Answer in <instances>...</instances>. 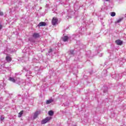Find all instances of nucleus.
<instances>
[{
	"instance_id": "nucleus-1",
	"label": "nucleus",
	"mask_w": 126,
	"mask_h": 126,
	"mask_svg": "<svg viewBox=\"0 0 126 126\" xmlns=\"http://www.w3.org/2000/svg\"><path fill=\"white\" fill-rule=\"evenodd\" d=\"M51 119H52V118H51V117L46 118L45 119H44L42 121V122H41L42 125H45V124H47V123H48V122H49V121H50V120H51Z\"/></svg>"
},
{
	"instance_id": "nucleus-2",
	"label": "nucleus",
	"mask_w": 126,
	"mask_h": 126,
	"mask_svg": "<svg viewBox=\"0 0 126 126\" xmlns=\"http://www.w3.org/2000/svg\"><path fill=\"white\" fill-rule=\"evenodd\" d=\"M58 21L59 20L56 17H54L52 20V25L54 26L56 25L58 23Z\"/></svg>"
},
{
	"instance_id": "nucleus-3",
	"label": "nucleus",
	"mask_w": 126,
	"mask_h": 126,
	"mask_svg": "<svg viewBox=\"0 0 126 126\" xmlns=\"http://www.w3.org/2000/svg\"><path fill=\"white\" fill-rule=\"evenodd\" d=\"M115 43L117 44V45H118L119 46H121V45H123V41H122L121 39H118L116 40Z\"/></svg>"
},
{
	"instance_id": "nucleus-4",
	"label": "nucleus",
	"mask_w": 126,
	"mask_h": 126,
	"mask_svg": "<svg viewBox=\"0 0 126 126\" xmlns=\"http://www.w3.org/2000/svg\"><path fill=\"white\" fill-rule=\"evenodd\" d=\"M47 25V24L46 22H41L39 23V24L37 25L38 27H41L42 26H46Z\"/></svg>"
},
{
	"instance_id": "nucleus-5",
	"label": "nucleus",
	"mask_w": 126,
	"mask_h": 126,
	"mask_svg": "<svg viewBox=\"0 0 126 126\" xmlns=\"http://www.w3.org/2000/svg\"><path fill=\"white\" fill-rule=\"evenodd\" d=\"M62 40L63 42H67V40H68V36H64L62 37Z\"/></svg>"
},
{
	"instance_id": "nucleus-6",
	"label": "nucleus",
	"mask_w": 126,
	"mask_h": 126,
	"mask_svg": "<svg viewBox=\"0 0 126 126\" xmlns=\"http://www.w3.org/2000/svg\"><path fill=\"white\" fill-rule=\"evenodd\" d=\"M54 102V99L53 98H50L49 100L46 101V104H51V103H53Z\"/></svg>"
},
{
	"instance_id": "nucleus-7",
	"label": "nucleus",
	"mask_w": 126,
	"mask_h": 126,
	"mask_svg": "<svg viewBox=\"0 0 126 126\" xmlns=\"http://www.w3.org/2000/svg\"><path fill=\"white\" fill-rule=\"evenodd\" d=\"M32 37L35 38H39V37H40V35L39 34V33H34L33 34Z\"/></svg>"
},
{
	"instance_id": "nucleus-8",
	"label": "nucleus",
	"mask_w": 126,
	"mask_h": 126,
	"mask_svg": "<svg viewBox=\"0 0 126 126\" xmlns=\"http://www.w3.org/2000/svg\"><path fill=\"white\" fill-rule=\"evenodd\" d=\"M40 115V111H36L34 115L33 118L36 119L37 117H38V115Z\"/></svg>"
},
{
	"instance_id": "nucleus-9",
	"label": "nucleus",
	"mask_w": 126,
	"mask_h": 126,
	"mask_svg": "<svg viewBox=\"0 0 126 126\" xmlns=\"http://www.w3.org/2000/svg\"><path fill=\"white\" fill-rule=\"evenodd\" d=\"M23 113H24V111L23 110L21 111V112H19L18 114V117L21 118V117H22V115H23Z\"/></svg>"
},
{
	"instance_id": "nucleus-10",
	"label": "nucleus",
	"mask_w": 126,
	"mask_h": 126,
	"mask_svg": "<svg viewBox=\"0 0 126 126\" xmlns=\"http://www.w3.org/2000/svg\"><path fill=\"white\" fill-rule=\"evenodd\" d=\"M9 80L10 81H12V82H13L14 83H15V82L16 81L15 79H14V78L13 77H10Z\"/></svg>"
},
{
	"instance_id": "nucleus-11",
	"label": "nucleus",
	"mask_w": 126,
	"mask_h": 126,
	"mask_svg": "<svg viewBox=\"0 0 126 126\" xmlns=\"http://www.w3.org/2000/svg\"><path fill=\"white\" fill-rule=\"evenodd\" d=\"M6 60L7 62H11V58H10V57H9V56H6Z\"/></svg>"
},
{
	"instance_id": "nucleus-12",
	"label": "nucleus",
	"mask_w": 126,
	"mask_h": 126,
	"mask_svg": "<svg viewBox=\"0 0 126 126\" xmlns=\"http://www.w3.org/2000/svg\"><path fill=\"white\" fill-rule=\"evenodd\" d=\"M48 115L49 116H54V112H53L52 110L49 111L48 112Z\"/></svg>"
},
{
	"instance_id": "nucleus-13",
	"label": "nucleus",
	"mask_w": 126,
	"mask_h": 126,
	"mask_svg": "<svg viewBox=\"0 0 126 126\" xmlns=\"http://www.w3.org/2000/svg\"><path fill=\"white\" fill-rule=\"evenodd\" d=\"M0 121H3L4 120V116L3 115H1L0 117Z\"/></svg>"
},
{
	"instance_id": "nucleus-14",
	"label": "nucleus",
	"mask_w": 126,
	"mask_h": 126,
	"mask_svg": "<svg viewBox=\"0 0 126 126\" xmlns=\"http://www.w3.org/2000/svg\"><path fill=\"white\" fill-rule=\"evenodd\" d=\"M111 16L112 17L116 16V13L114 12H111Z\"/></svg>"
},
{
	"instance_id": "nucleus-15",
	"label": "nucleus",
	"mask_w": 126,
	"mask_h": 126,
	"mask_svg": "<svg viewBox=\"0 0 126 126\" xmlns=\"http://www.w3.org/2000/svg\"><path fill=\"white\" fill-rule=\"evenodd\" d=\"M122 20H123V19H119L118 20L115 22V23H120Z\"/></svg>"
},
{
	"instance_id": "nucleus-16",
	"label": "nucleus",
	"mask_w": 126,
	"mask_h": 126,
	"mask_svg": "<svg viewBox=\"0 0 126 126\" xmlns=\"http://www.w3.org/2000/svg\"><path fill=\"white\" fill-rule=\"evenodd\" d=\"M0 15H1V16L3 15V12L0 11Z\"/></svg>"
},
{
	"instance_id": "nucleus-17",
	"label": "nucleus",
	"mask_w": 126,
	"mask_h": 126,
	"mask_svg": "<svg viewBox=\"0 0 126 126\" xmlns=\"http://www.w3.org/2000/svg\"><path fill=\"white\" fill-rule=\"evenodd\" d=\"M2 29V25L0 24V30H1Z\"/></svg>"
},
{
	"instance_id": "nucleus-18",
	"label": "nucleus",
	"mask_w": 126,
	"mask_h": 126,
	"mask_svg": "<svg viewBox=\"0 0 126 126\" xmlns=\"http://www.w3.org/2000/svg\"><path fill=\"white\" fill-rule=\"evenodd\" d=\"M52 51H53V50L52 49H50V52H52Z\"/></svg>"
},
{
	"instance_id": "nucleus-19",
	"label": "nucleus",
	"mask_w": 126,
	"mask_h": 126,
	"mask_svg": "<svg viewBox=\"0 0 126 126\" xmlns=\"http://www.w3.org/2000/svg\"><path fill=\"white\" fill-rule=\"evenodd\" d=\"M106 0V1H109V0Z\"/></svg>"
}]
</instances>
